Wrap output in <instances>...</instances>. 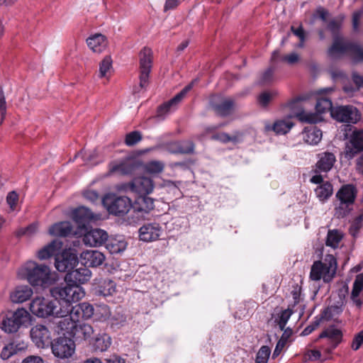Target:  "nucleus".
<instances>
[{
  "label": "nucleus",
  "instance_id": "nucleus-30",
  "mask_svg": "<svg viewBox=\"0 0 363 363\" xmlns=\"http://www.w3.org/2000/svg\"><path fill=\"white\" fill-rule=\"evenodd\" d=\"M294 126V123L290 118L276 121L273 125L267 123L265 129L267 130H273L277 134L284 135L287 133Z\"/></svg>",
  "mask_w": 363,
  "mask_h": 363
},
{
  "label": "nucleus",
  "instance_id": "nucleus-5",
  "mask_svg": "<svg viewBox=\"0 0 363 363\" xmlns=\"http://www.w3.org/2000/svg\"><path fill=\"white\" fill-rule=\"evenodd\" d=\"M51 293L55 298H59L62 306H67L72 303L77 302L84 296V291L80 286L67 283L65 285L54 287Z\"/></svg>",
  "mask_w": 363,
  "mask_h": 363
},
{
  "label": "nucleus",
  "instance_id": "nucleus-22",
  "mask_svg": "<svg viewBox=\"0 0 363 363\" xmlns=\"http://www.w3.org/2000/svg\"><path fill=\"white\" fill-rule=\"evenodd\" d=\"M80 259L83 265L90 267H96L104 263L105 256L99 250H87L81 253Z\"/></svg>",
  "mask_w": 363,
  "mask_h": 363
},
{
  "label": "nucleus",
  "instance_id": "nucleus-62",
  "mask_svg": "<svg viewBox=\"0 0 363 363\" xmlns=\"http://www.w3.org/2000/svg\"><path fill=\"white\" fill-rule=\"evenodd\" d=\"M212 138L213 140H220L223 143H228V142H230V141H233V142H236L237 141V138L235 136H230L228 134L225 133H218V134H216L212 136Z\"/></svg>",
  "mask_w": 363,
  "mask_h": 363
},
{
  "label": "nucleus",
  "instance_id": "nucleus-63",
  "mask_svg": "<svg viewBox=\"0 0 363 363\" xmlns=\"http://www.w3.org/2000/svg\"><path fill=\"white\" fill-rule=\"evenodd\" d=\"M363 343V332H359L353 339L352 343V348L354 350H357Z\"/></svg>",
  "mask_w": 363,
  "mask_h": 363
},
{
  "label": "nucleus",
  "instance_id": "nucleus-60",
  "mask_svg": "<svg viewBox=\"0 0 363 363\" xmlns=\"http://www.w3.org/2000/svg\"><path fill=\"white\" fill-rule=\"evenodd\" d=\"M0 113L1 123H2L6 115V101L3 89L1 87H0Z\"/></svg>",
  "mask_w": 363,
  "mask_h": 363
},
{
  "label": "nucleus",
  "instance_id": "nucleus-52",
  "mask_svg": "<svg viewBox=\"0 0 363 363\" xmlns=\"http://www.w3.org/2000/svg\"><path fill=\"white\" fill-rule=\"evenodd\" d=\"M79 305L81 307V311L82 312L83 319H89L91 318L94 314H95L96 308H94V306L90 303L84 302L79 303Z\"/></svg>",
  "mask_w": 363,
  "mask_h": 363
},
{
  "label": "nucleus",
  "instance_id": "nucleus-45",
  "mask_svg": "<svg viewBox=\"0 0 363 363\" xmlns=\"http://www.w3.org/2000/svg\"><path fill=\"white\" fill-rule=\"evenodd\" d=\"M116 291V284L110 279H105L99 286V293L104 296H111Z\"/></svg>",
  "mask_w": 363,
  "mask_h": 363
},
{
  "label": "nucleus",
  "instance_id": "nucleus-21",
  "mask_svg": "<svg viewBox=\"0 0 363 363\" xmlns=\"http://www.w3.org/2000/svg\"><path fill=\"white\" fill-rule=\"evenodd\" d=\"M162 228L157 223H149L139 229V238L144 242H153L159 239L162 233Z\"/></svg>",
  "mask_w": 363,
  "mask_h": 363
},
{
  "label": "nucleus",
  "instance_id": "nucleus-50",
  "mask_svg": "<svg viewBox=\"0 0 363 363\" xmlns=\"http://www.w3.org/2000/svg\"><path fill=\"white\" fill-rule=\"evenodd\" d=\"M277 95V92L276 91H264L259 95L257 98L258 103L262 106H267L271 100Z\"/></svg>",
  "mask_w": 363,
  "mask_h": 363
},
{
  "label": "nucleus",
  "instance_id": "nucleus-12",
  "mask_svg": "<svg viewBox=\"0 0 363 363\" xmlns=\"http://www.w3.org/2000/svg\"><path fill=\"white\" fill-rule=\"evenodd\" d=\"M152 63V51L144 48L140 52V87L144 89L148 84L149 74Z\"/></svg>",
  "mask_w": 363,
  "mask_h": 363
},
{
  "label": "nucleus",
  "instance_id": "nucleus-48",
  "mask_svg": "<svg viewBox=\"0 0 363 363\" xmlns=\"http://www.w3.org/2000/svg\"><path fill=\"white\" fill-rule=\"evenodd\" d=\"M321 357L320 351L318 350L306 349L302 354V361L304 362H314Z\"/></svg>",
  "mask_w": 363,
  "mask_h": 363
},
{
  "label": "nucleus",
  "instance_id": "nucleus-20",
  "mask_svg": "<svg viewBox=\"0 0 363 363\" xmlns=\"http://www.w3.org/2000/svg\"><path fill=\"white\" fill-rule=\"evenodd\" d=\"M319 338L325 340L328 346L324 350L330 353L340 342L342 332L334 326H330L319 335Z\"/></svg>",
  "mask_w": 363,
  "mask_h": 363
},
{
  "label": "nucleus",
  "instance_id": "nucleus-13",
  "mask_svg": "<svg viewBox=\"0 0 363 363\" xmlns=\"http://www.w3.org/2000/svg\"><path fill=\"white\" fill-rule=\"evenodd\" d=\"M60 309H64L67 311V313L63 314V315H59L60 320L56 323L57 328L60 330L67 327L66 323H81L80 319L82 318V312L79 304L72 306V304H67V306H61Z\"/></svg>",
  "mask_w": 363,
  "mask_h": 363
},
{
  "label": "nucleus",
  "instance_id": "nucleus-44",
  "mask_svg": "<svg viewBox=\"0 0 363 363\" xmlns=\"http://www.w3.org/2000/svg\"><path fill=\"white\" fill-rule=\"evenodd\" d=\"M293 311L289 308L281 311L279 313L277 314V318H275V322L279 325L281 330H284L286 325L291 316Z\"/></svg>",
  "mask_w": 363,
  "mask_h": 363
},
{
  "label": "nucleus",
  "instance_id": "nucleus-4",
  "mask_svg": "<svg viewBox=\"0 0 363 363\" xmlns=\"http://www.w3.org/2000/svg\"><path fill=\"white\" fill-rule=\"evenodd\" d=\"M61 303L57 300L50 301L43 297L34 298L30 303V311L31 313L40 318L53 316L59 318V315H63L67 313V311L60 309Z\"/></svg>",
  "mask_w": 363,
  "mask_h": 363
},
{
  "label": "nucleus",
  "instance_id": "nucleus-43",
  "mask_svg": "<svg viewBox=\"0 0 363 363\" xmlns=\"http://www.w3.org/2000/svg\"><path fill=\"white\" fill-rule=\"evenodd\" d=\"M6 203L9 206V209L8 210V213H11L14 211H20V206L18 204V194L12 191L9 192L6 196Z\"/></svg>",
  "mask_w": 363,
  "mask_h": 363
},
{
  "label": "nucleus",
  "instance_id": "nucleus-34",
  "mask_svg": "<svg viewBox=\"0 0 363 363\" xmlns=\"http://www.w3.org/2000/svg\"><path fill=\"white\" fill-rule=\"evenodd\" d=\"M304 141L311 145H317L322 139V131L316 127L306 128L303 132Z\"/></svg>",
  "mask_w": 363,
  "mask_h": 363
},
{
  "label": "nucleus",
  "instance_id": "nucleus-58",
  "mask_svg": "<svg viewBox=\"0 0 363 363\" xmlns=\"http://www.w3.org/2000/svg\"><path fill=\"white\" fill-rule=\"evenodd\" d=\"M363 222V216L360 215L357 216L354 221L352 222L350 228V232L353 235L355 236V235L358 233L359 230L361 228Z\"/></svg>",
  "mask_w": 363,
  "mask_h": 363
},
{
  "label": "nucleus",
  "instance_id": "nucleus-59",
  "mask_svg": "<svg viewBox=\"0 0 363 363\" xmlns=\"http://www.w3.org/2000/svg\"><path fill=\"white\" fill-rule=\"evenodd\" d=\"M38 229V224L37 223H33L28 225V227L19 230L18 233L19 235H26L28 236H32L33 235L36 233Z\"/></svg>",
  "mask_w": 363,
  "mask_h": 363
},
{
  "label": "nucleus",
  "instance_id": "nucleus-25",
  "mask_svg": "<svg viewBox=\"0 0 363 363\" xmlns=\"http://www.w3.org/2000/svg\"><path fill=\"white\" fill-rule=\"evenodd\" d=\"M99 216L94 214L89 208L80 206L72 213L74 220L79 225L84 227L86 224L99 219Z\"/></svg>",
  "mask_w": 363,
  "mask_h": 363
},
{
  "label": "nucleus",
  "instance_id": "nucleus-37",
  "mask_svg": "<svg viewBox=\"0 0 363 363\" xmlns=\"http://www.w3.org/2000/svg\"><path fill=\"white\" fill-rule=\"evenodd\" d=\"M127 247V242L122 236L111 238L106 248L111 254H118L123 252Z\"/></svg>",
  "mask_w": 363,
  "mask_h": 363
},
{
  "label": "nucleus",
  "instance_id": "nucleus-19",
  "mask_svg": "<svg viewBox=\"0 0 363 363\" xmlns=\"http://www.w3.org/2000/svg\"><path fill=\"white\" fill-rule=\"evenodd\" d=\"M131 191L139 195H147L152 192L154 183L152 180L146 177L135 178L127 186Z\"/></svg>",
  "mask_w": 363,
  "mask_h": 363
},
{
  "label": "nucleus",
  "instance_id": "nucleus-17",
  "mask_svg": "<svg viewBox=\"0 0 363 363\" xmlns=\"http://www.w3.org/2000/svg\"><path fill=\"white\" fill-rule=\"evenodd\" d=\"M154 199L146 195H140L131 206L138 218H145L154 209Z\"/></svg>",
  "mask_w": 363,
  "mask_h": 363
},
{
  "label": "nucleus",
  "instance_id": "nucleus-1",
  "mask_svg": "<svg viewBox=\"0 0 363 363\" xmlns=\"http://www.w3.org/2000/svg\"><path fill=\"white\" fill-rule=\"evenodd\" d=\"M305 100L303 96L297 97L288 104L289 108L294 113V116L302 123H315L322 121L321 114L330 112L333 109L332 101L328 98H320L315 105V113L306 112L303 109L295 110L296 105Z\"/></svg>",
  "mask_w": 363,
  "mask_h": 363
},
{
  "label": "nucleus",
  "instance_id": "nucleus-39",
  "mask_svg": "<svg viewBox=\"0 0 363 363\" xmlns=\"http://www.w3.org/2000/svg\"><path fill=\"white\" fill-rule=\"evenodd\" d=\"M333 192V185L329 182H325L315 189L317 198L322 202L327 201L332 196Z\"/></svg>",
  "mask_w": 363,
  "mask_h": 363
},
{
  "label": "nucleus",
  "instance_id": "nucleus-49",
  "mask_svg": "<svg viewBox=\"0 0 363 363\" xmlns=\"http://www.w3.org/2000/svg\"><path fill=\"white\" fill-rule=\"evenodd\" d=\"M271 353V350L268 346H262L257 353L256 363H267Z\"/></svg>",
  "mask_w": 363,
  "mask_h": 363
},
{
  "label": "nucleus",
  "instance_id": "nucleus-56",
  "mask_svg": "<svg viewBox=\"0 0 363 363\" xmlns=\"http://www.w3.org/2000/svg\"><path fill=\"white\" fill-rule=\"evenodd\" d=\"M363 16V7L355 11L352 14V28L354 31L358 32L359 30L360 21Z\"/></svg>",
  "mask_w": 363,
  "mask_h": 363
},
{
  "label": "nucleus",
  "instance_id": "nucleus-55",
  "mask_svg": "<svg viewBox=\"0 0 363 363\" xmlns=\"http://www.w3.org/2000/svg\"><path fill=\"white\" fill-rule=\"evenodd\" d=\"M352 79H353L354 83L356 84L357 88L354 89V88L350 87V86H344V91L346 93H348V94L352 93L354 90L358 89L359 87L363 86V77L362 76L358 74L356 72H354L352 74Z\"/></svg>",
  "mask_w": 363,
  "mask_h": 363
},
{
  "label": "nucleus",
  "instance_id": "nucleus-47",
  "mask_svg": "<svg viewBox=\"0 0 363 363\" xmlns=\"http://www.w3.org/2000/svg\"><path fill=\"white\" fill-rule=\"evenodd\" d=\"M112 67V60L109 56L105 57L99 64V77H108Z\"/></svg>",
  "mask_w": 363,
  "mask_h": 363
},
{
  "label": "nucleus",
  "instance_id": "nucleus-36",
  "mask_svg": "<svg viewBox=\"0 0 363 363\" xmlns=\"http://www.w3.org/2000/svg\"><path fill=\"white\" fill-rule=\"evenodd\" d=\"M363 290V273L359 274L356 277V279L353 283V287L351 293V298L354 303L360 308L362 305V302L359 298V294Z\"/></svg>",
  "mask_w": 363,
  "mask_h": 363
},
{
  "label": "nucleus",
  "instance_id": "nucleus-15",
  "mask_svg": "<svg viewBox=\"0 0 363 363\" xmlns=\"http://www.w3.org/2000/svg\"><path fill=\"white\" fill-rule=\"evenodd\" d=\"M77 264V255L74 250H68L56 257L55 266L59 272H70Z\"/></svg>",
  "mask_w": 363,
  "mask_h": 363
},
{
  "label": "nucleus",
  "instance_id": "nucleus-23",
  "mask_svg": "<svg viewBox=\"0 0 363 363\" xmlns=\"http://www.w3.org/2000/svg\"><path fill=\"white\" fill-rule=\"evenodd\" d=\"M91 277V272L86 267L68 272L65 277V282L80 285L87 282Z\"/></svg>",
  "mask_w": 363,
  "mask_h": 363
},
{
  "label": "nucleus",
  "instance_id": "nucleus-29",
  "mask_svg": "<svg viewBox=\"0 0 363 363\" xmlns=\"http://www.w3.org/2000/svg\"><path fill=\"white\" fill-rule=\"evenodd\" d=\"M72 233V225L69 221H61L52 225L48 233L55 237H67Z\"/></svg>",
  "mask_w": 363,
  "mask_h": 363
},
{
  "label": "nucleus",
  "instance_id": "nucleus-8",
  "mask_svg": "<svg viewBox=\"0 0 363 363\" xmlns=\"http://www.w3.org/2000/svg\"><path fill=\"white\" fill-rule=\"evenodd\" d=\"M104 207L109 213L121 216L126 214L132 206L131 200L127 196H117L108 194L102 200Z\"/></svg>",
  "mask_w": 363,
  "mask_h": 363
},
{
  "label": "nucleus",
  "instance_id": "nucleus-41",
  "mask_svg": "<svg viewBox=\"0 0 363 363\" xmlns=\"http://www.w3.org/2000/svg\"><path fill=\"white\" fill-rule=\"evenodd\" d=\"M335 216L338 218H344L352 210L353 204L345 201L337 200L335 202Z\"/></svg>",
  "mask_w": 363,
  "mask_h": 363
},
{
  "label": "nucleus",
  "instance_id": "nucleus-42",
  "mask_svg": "<svg viewBox=\"0 0 363 363\" xmlns=\"http://www.w3.org/2000/svg\"><path fill=\"white\" fill-rule=\"evenodd\" d=\"M342 308L340 306H330L325 308L322 314V318L325 320H336L338 316L342 313Z\"/></svg>",
  "mask_w": 363,
  "mask_h": 363
},
{
  "label": "nucleus",
  "instance_id": "nucleus-28",
  "mask_svg": "<svg viewBox=\"0 0 363 363\" xmlns=\"http://www.w3.org/2000/svg\"><path fill=\"white\" fill-rule=\"evenodd\" d=\"M33 290L28 286H18L10 294L11 301L13 303H23L33 295Z\"/></svg>",
  "mask_w": 363,
  "mask_h": 363
},
{
  "label": "nucleus",
  "instance_id": "nucleus-32",
  "mask_svg": "<svg viewBox=\"0 0 363 363\" xmlns=\"http://www.w3.org/2000/svg\"><path fill=\"white\" fill-rule=\"evenodd\" d=\"M62 242L55 240L47 245L44 246L37 252V257L40 260L50 258L55 255L57 251L62 247Z\"/></svg>",
  "mask_w": 363,
  "mask_h": 363
},
{
  "label": "nucleus",
  "instance_id": "nucleus-40",
  "mask_svg": "<svg viewBox=\"0 0 363 363\" xmlns=\"http://www.w3.org/2000/svg\"><path fill=\"white\" fill-rule=\"evenodd\" d=\"M343 235L340 230H329L327 235L325 245L333 249H336L339 247Z\"/></svg>",
  "mask_w": 363,
  "mask_h": 363
},
{
  "label": "nucleus",
  "instance_id": "nucleus-14",
  "mask_svg": "<svg viewBox=\"0 0 363 363\" xmlns=\"http://www.w3.org/2000/svg\"><path fill=\"white\" fill-rule=\"evenodd\" d=\"M30 335L33 342L38 348L48 347L51 343V333L43 325H36L31 328Z\"/></svg>",
  "mask_w": 363,
  "mask_h": 363
},
{
  "label": "nucleus",
  "instance_id": "nucleus-31",
  "mask_svg": "<svg viewBox=\"0 0 363 363\" xmlns=\"http://www.w3.org/2000/svg\"><path fill=\"white\" fill-rule=\"evenodd\" d=\"M357 194V191L354 185L345 184L338 190L335 196L337 200L345 201L349 203L354 204Z\"/></svg>",
  "mask_w": 363,
  "mask_h": 363
},
{
  "label": "nucleus",
  "instance_id": "nucleus-33",
  "mask_svg": "<svg viewBox=\"0 0 363 363\" xmlns=\"http://www.w3.org/2000/svg\"><path fill=\"white\" fill-rule=\"evenodd\" d=\"M95 350L104 352L106 351L111 345V337L105 334H94L91 342Z\"/></svg>",
  "mask_w": 363,
  "mask_h": 363
},
{
  "label": "nucleus",
  "instance_id": "nucleus-11",
  "mask_svg": "<svg viewBox=\"0 0 363 363\" xmlns=\"http://www.w3.org/2000/svg\"><path fill=\"white\" fill-rule=\"evenodd\" d=\"M53 354L60 359H66L72 356L75 351L74 342L69 337H59L51 343Z\"/></svg>",
  "mask_w": 363,
  "mask_h": 363
},
{
  "label": "nucleus",
  "instance_id": "nucleus-9",
  "mask_svg": "<svg viewBox=\"0 0 363 363\" xmlns=\"http://www.w3.org/2000/svg\"><path fill=\"white\" fill-rule=\"evenodd\" d=\"M67 327L60 330L61 332H65L72 335L77 341H89L91 342L95 331L93 327L85 323H66Z\"/></svg>",
  "mask_w": 363,
  "mask_h": 363
},
{
  "label": "nucleus",
  "instance_id": "nucleus-35",
  "mask_svg": "<svg viewBox=\"0 0 363 363\" xmlns=\"http://www.w3.org/2000/svg\"><path fill=\"white\" fill-rule=\"evenodd\" d=\"M88 47L95 52H101L106 46V38L101 34H95L86 40Z\"/></svg>",
  "mask_w": 363,
  "mask_h": 363
},
{
  "label": "nucleus",
  "instance_id": "nucleus-61",
  "mask_svg": "<svg viewBox=\"0 0 363 363\" xmlns=\"http://www.w3.org/2000/svg\"><path fill=\"white\" fill-rule=\"evenodd\" d=\"M109 172L110 173H120L122 174H125L127 173L125 170V166L123 163H117V162H111L109 164Z\"/></svg>",
  "mask_w": 363,
  "mask_h": 363
},
{
  "label": "nucleus",
  "instance_id": "nucleus-10",
  "mask_svg": "<svg viewBox=\"0 0 363 363\" xmlns=\"http://www.w3.org/2000/svg\"><path fill=\"white\" fill-rule=\"evenodd\" d=\"M331 116L338 122L356 123L361 115L358 109L350 105L334 107L331 110Z\"/></svg>",
  "mask_w": 363,
  "mask_h": 363
},
{
  "label": "nucleus",
  "instance_id": "nucleus-64",
  "mask_svg": "<svg viewBox=\"0 0 363 363\" xmlns=\"http://www.w3.org/2000/svg\"><path fill=\"white\" fill-rule=\"evenodd\" d=\"M21 363H44V361L40 356L30 355L23 359Z\"/></svg>",
  "mask_w": 363,
  "mask_h": 363
},
{
  "label": "nucleus",
  "instance_id": "nucleus-54",
  "mask_svg": "<svg viewBox=\"0 0 363 363\" xmlns=\"http://www.w3.org/2000/svg\"><path fill=\"white\" fill-rule=\"evenodd\" d=\"M179 142V152L182 154H189L194 152V145L192 141L184 140Z\"/></svg>",
  "mask_w": 363,
  "mask_h": 363
},
{
  "label": "nucleus",
  "instance_id": "nucleus-3",
  "mask_svg": "<svg viewBox=\"0 0 363 363\" xmlns=\"http://www.w3.org/2000/svg\"><path fill=\"white\" fill-rule=\"evenodd\" d=\"M347 54L354 62L363 61V48L357 43L350 42L336 36L332 46L328 50V55L333 58Z\"/></svg>",
  "mask_w": 363,
  "mask_h": 363
},
{
  "label": "nucleus",
  "instance_id": "nucleus-38",
  "mask_svg": "<svg viewBox=\"0 0 363 363\" xmlns=\"http://www.w3.org/2000/svg\"><path fill=\"white\" fill-rule=\"evenodd\" d=\"M211 104L216 112L222 116H228L233 108V101L230 99H223L220 104H216L211 100Z\"/></svg>",
  "mask_w": 363,
  "mask_h": 363
},
{
  "label": "nucleus",
  "instance_id": "nucleus-16",
  "mask_svg": "<svg viewBox=\"0 0 363 363\" xmlns=\"http://www.w3.org/2000/svg\"><path fill=\"white\" fill-rule=\"evenodd\" d=\"M197 82V79L192 81L189 84L186 86L179 93H178L174 98L170 99L169 101L161 105L157 110V116L164 118L166 114L173 111L177 108L178 104L184 99L185 95L189 91L194 83Z\"/></svg>",
  "mask_w": 363,
  "mask_h": 363
},
{
  "label": "nucleus",
  "instance_id": "nucleus-51",
  "mask_svg": "<svg viewBox=\"0 0 363 363\" xmlns=\"http://www.w3.org/2000/svg\"><path fill=\"white\" fill-rule=\"evenodd\" d=\"M142 140V135L138 131H133L126 135L125 143L128 146H133Z\"/></svg>",
  "mask_w": 363,
  "mask_h": 363
},
{
  "label": "nucleus",
  "instance_id": "nucleus-57",
  "mask_svg": "<svg viewBox=\"0 0 363 363\" xmlns=\"http://www.w3.org/2000/svg\"><path fill=\"white\" fill-rule=\"evenodd\" d=\"M80 155H82L83 160L86 163H89L91 164H96L98 163L97 162H94V159L97 156V152L95 150H94L92 152H87L86 151L81 152L78 153L76 155V157H79Z\"/></svg>",
  "mask_w": 363,
  "mask_h": 363
},
{
  "label": "nucleus",
  "instance_id": "nucleus-24",
  "mask_svg": "<svg viewBox=\"0 0 363 363\" xmlns=\"http://www.w3.org/2000/svg\"><path fill=\"white\" fill-rule=\"evenodd\" d=\"M108 239L107 233L101 229L95 228L86 232L83 237L86 245L97 247L104 244Z\"/></svg>",
  "mask_w": 363,
  "mask_h": 363
},
{
  "label": "nucleus",
  "instance_id": "nucleus-26",
  "mask_svg": "<svg viewBox=\"0 0 363 363\" xmlns=\"http://www.w3.org/2000/svg\"><path fill=\"white\" fill-rule=\"evenodd\" d=\"M28 347L27 343L21 340H16L6 345L2 348L1 358L4 360L9 359L13 355L25 351Z\"/></svg>",
  "mask_w": 363,
  "mask_h": 363
},
{
  "label": "nucleus",
  "instance_id": "nucleus-7",
  "mask_svg": "<svg viewBox=\"0 0 363 363\" xmlns=\"http://www.w3.org/2000/svg\"><path fill=\"white\" fill-rule=\"evenodd\" d=\"M337 268L336 259L333 255L327 256L325 262H315L311 269L310 278L313 281L321 279L325 282L330 281L334 277Z\"/></svg>",
  "mask_w": 363,
  "mask_h": 363
},
{
  "label": "nucleus",
  "instance_id": "nucleus-18",
  "mask_svg": "<svg viewBox=\"0 0 363 363\" xmlns=\"http://www.w3.org/2000/svg\"><path fill=\"white\" fill-rule=\"evenodd\" d=\"M363 150V129L354 130L345 147V155L351 159Z\"/></svg>",
  "mask_w": 363,
  "mask_h": 363
},
{
  "label": "nucleus",
  "instance_id": "nucleus-27",
  "mask_svg": "<svg viewBox=\"0 0 363 363\" xmlns=\"http://www.w3.org/2000/svg\"><path fill=\"white\" fill-rule=\"evenodd\" d=\"M316 168L319 172H328L333 167L336 157L332 152H324L318 155Z\"/></svg>",
  "mask_w": 363,
  "mask_h": 363
},
{
  "label": "nucleus",
  "instance_id": "nucleus-46",
  "mask_svg": "<svg viewBox=\"0 0 363 363\" xmlns=\"http://www.w3.org/2000/svg\"><path fill=\"white\" fill-rule=\"evenodd\" d=\"M164 164L160 161H150L145 164V170L149 174H159L164 169Z\"/></svg>",
  "mask_w": 363,
  "mask_h": 363
},
{
  "label": "nucleus",
  "instance_id": "nucleus-6",
  "mask_svg": "<svg viewBox=\"0 0 363 363\" xmlns=\"http://www.w3.org/2000/svg\"><path fill=\"white\" fill-rule=\"evenodd\" d=\"M30 319L28 312L24 308H18L12 313L0 314V328L8 333L18 331L20 327Z\"/></svg>",
  "mask_w": 363,
  "mask_h": 363
},
{
  "label": "nucleus",
  "instance_id": "nucleus-2",
  "mask_svg": "<svg viewBox=\"0 0 363 363\" xmlns=\"http://www.w3.org/2000/svg\"><path fill=\"white\" fill-rule=\"evenodd\" d=\"M21 270L28 282L33 286H46L52 284L55 280V274L45 264H39L33 261L27 262Z\"/></svg>",
  "mask_w": 363,
  "mask_h": 363
},
{
  "label": "nucleus",
  "instance_id": "nucleus-53",
  "mask_svg": "<svg viewBox=\"0 0 363 363\" xmlns=\"http://www.w3.org/2000/svg\"><path fill=\"white\" fill-rule=\"evenodd\" d=\"M95 315L98 319L106 320L110 317L111 311L106 305H100L96 306Z\"/></svg>",
  "mask_w": 363,
  "mask_h": 363
}]
</instances>
